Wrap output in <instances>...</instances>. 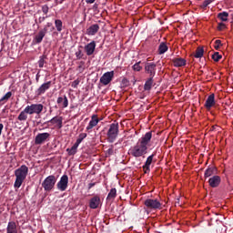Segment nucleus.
I'll list each match as a JSON object with an SVG mask.
<instances>
[{"label": "nucleus", "mask_w": 233, "mask_h": 233, "mask_svg": "<svg viewBox=\"0 0 233 233\" xmlns=\"http://www.w3.org/2000/svg\"><path fill=\"white\" fill-rule=\"evenodd\" d=\"M152 141V131L147 132L138 139L135 146L128 150L129 156L133 157H145L148 153V144Z\"/></svg>", "instance_id": "1"}, {"label": "nucleus", "mask_w": 233, "mask_h": 233, "mask_svg": "<svg viewBox=\"0 0 233 233\" xmlns=\"http://www.w3.org/2000/svg\"><path fill=\"white\" fill-rule=\"evenodd\" d=\"M15 181L14 184V187L21 188V185H23L25 179H26V177L28 176V167H26L25 165H22L20 167L15 170Z\"/></svg>", "instance_id": "2"}, {"label": "nucleus", "mask_w": 233, "mask_h": 233, "mask_svg": "<svg viewBox=\"0 0 233 233\" xmlns=\"http://www.w3.org/2000/svg\"><path fill=\"white\" fill-rule=\"evenodd\" d=\"M106 136L108 143H114L117 139V136H119V123L116 122L109 125Z\"/></svg>", "instance_id": "3"}, {"label": "nucleus", "mask_w": 233, "mask_h": 233, "mask_svg": "<svg viewBox=\"0 0 233 233\" xmlns=\"http://www.w3.org/2000/svg\"><path fill=\"white\" fill-rule=\"evenodd\" d=\"M56 183H57V178L56 176L50 175L42 182V187L46 192H51V190H54Z\"/></svg>", "instance_id": "4"}, {"label": "nucleus", "mask_w": 233, "mask_h": 233, "mask_svg": "<svg viewBox=\"0 0 233 233\" xmlns=\"http://www.w3.org/2000/svg\"><path fill=\"white\" fill-rule=\"evenodd\" d=\"M144 205L148 210H161L163 208V204L157 198H147Z\"/></svg>", "instance_id": "5"}, {"label": "nucleus", "mask_w": 233, "mask_h": 233, "mask_svg": "<svg viewBox=\"0 0 233 233\" xmlns=\"http://www.w3.org/2000/svg\"><path fill=\"white\" fill-rule=\"evenodd\" d=\"M44 108L45 106H43V104H31L30 106H25L29 116H34V114L39 116L43 112Z\"/></svg>", "instance_id": "6"}, {"label": "nucleus", "mask_w": 233, "mask_h": 233, "mask_svg": "<svg viewBox=\"0 0 233 233\" xmlns=\"http://www.w3.org/2000/svg\"><path fill=\"white\" fill-rule=\"evenodd\" d=\"M157 71V65H156V63H154V62H147L145 64V73L149 77H155Z\"/></svg>", "instance_id": "7"}, {"label": "nucleus", "mask_w": 233, "mask_h": 233, "mask_svg": "<svg viewBox=\"0 0 233 233\" xmlns=\"http://www.w3.org/2000/svg\"><path fill=\"white\" fill-rule=\"evenodd\" d=\"M114 71H108L106 72L101 77H100V83L106 86V85H110L112 83V80L114 79Z\"/></svg>", "instance_id": "8"}, {"label": "nucleus", "mask_w": 233, "mask_h": 233, "mask_svg": "<svg viewBox=\"0 0 233 233\" xmlns=\"http://www.w3.org/2000/svg\"><path fill=\"white\" fill-rule=\"evenodd\" d=\"M157 154V151L153 152L152 155H150L149 157H147V160L144 164V166L142 167L145 174H148V172H150V165H152L153 161H154V157H156V155Z\"/></svg>", "instance_id": "9"}, {"label": "nucleus", "mask_w": 233, "mask_h": 233, "mask_svg": "<svg viewBox=\"0 0 233 233\" xmlns=\"http://www.w3.org/2000/svg\"><path fill=\"white\" fill-rule=\"evenodd\" d=\"M56 187L58 190H61V192H65V190L68 188V176L63 175L59 182L56 184Z\"/></svg>", "instance_id": "10"}, {"label": "nucleus", "mask_w": 233, "mask_h": 233, "mask_svg": "<svg viewBox=\"0 0 233 233\" xmlns=\"http://www.w3.org/2000/svg\"><path fill=\"white\" fill-rule=\"evenodd\" d=\"M50 137V133H39L35 138V145H43Z\"/></svg>", "instance_id": "11"}, {"label": "nucleus", "mask_w": 233, "mask_h": 233, "mask_svg": "<svg viewBox=\"0 0 233 233\" xmlns=\"http://www.w3.org/2000/svg\"><path fill=\"white\" fill-rule=\"evenodd\" d=\"M99 205H101V198L96 195L89 200V208L96 210V208H99Z\"/></svg>", "instance_id": "12"}, {"label": "nucleus", "mask_w": 233, "mask_h": 233, "mask_svg": "<svg viewBox=\"0 0 233 233\" xmlns=\"http://www.w3.org/2000/svg\"><path fill=\"white\" fill-rule=\"evenodd\" d=\"M96 41H91L87 45L85 46L84 50L86 56H94V52H96Z\"/></svg>", "instance_id": "13"}, {"label": "nucleus", "mask_w": 233, "mask_h": 233, "mask_svg": "<svg viewBox=\"0 0 233 233\" xmlns=\"http://www.w3.org/2000/svg\"><path fill=\"white\" fill-rule=\"evenodd\" d=\"M209 187L211 188H218L219 185H221V177L219 176H213L208 179Z\"/></svg>", "instance_id": "14"}, {"label": "nucleus", "mask_w": 233, "mask_h": 233, "mask_svg": "<svg viewBox=\"0 0 233 233\" xmlns=\"http://www.w3.org/2000/svg\"><path fill=\"white\" fill-rule=\"evenodd\" d=\"M46 123H51L52 125H56V128L61 129L63 128V116H55L47 122H45L44 125Z\"/></svg>", "instance_id": "15"}, {"label": "nucleus", "mask_w": 233, "mask_h": 233, "mask_svg": "<svg viewBox=\"0 0 233 233\" xmlns=\"http://www.w3.org/2000/svg\"><path fill=\"white\" fill-rule=\"evenodd\" d=\"M52 86V81H48L40 86V87L36 90L37 96H41L46 92Z\"/></svg>", "instance_id": "16"}, {"label": "nucleus", "mask_w": 233, "mask_h": 233, "mask_svg": "<svg viewBox=\"0 0 233 233\" xmlns=\"http://www.w3.org/2000/svg\"><path fill=\"white\" fill-rule=\"evenodd\" d=\"M215 95L211 94L208 96L206 103H205V108H207V110H210V108H212V106H214V105H216V98H215Z\"/></svg>", "instance_id": "17"}, {"label": "nucleus", "mask_w": 233, "mask_h": 233, "mask_svg": "<svg viewBox=\"0 0 233 233\" xmlns=\"http://www.w3.org/2000/svg\"><path fill=\"white\" fill-rule=\"evenodd\" d=\"M99 123V118L97 117V115H93L91 116V120L89 121L88 126L86 127L87 132L92 130L94 127H97V124Z\"/></svg>", "instance_id": "18"}, {"label": "nucleus", "mask_w": 233, "mask_h": 233, "mask_svg": "<svg viewBox=\"0 0 233 233\" xmlns=\"http://www.w3.org/2000/svg\"><path fill=\"white\" fill-rule=\"evenodd\" d=\"M99 25L97 24L91 25L86 31L87 35H96L99 32Z\"/></svg>", "instance_id": "19"}, {"label": "nucleus", "mask_w": 233, "mask_h": 233, "mask_svg": "<svg viewBox=\"0 0 233 233\" xmlns=\"http://www.w3.org/2000/svg\"><path fill=\"white\" fill-rule=\"evenodd\" d=\"M57 105L61 106V108H66L68 106V97L66 95L63 96H59L56 100Z\"/></svg>", "instance_id": "20"}, {"label": "nucleus", "mask_w": 233, "mask_h": 233, "mask_svg": "<svg viewBox=\"0 0 233 233\" xmlns=\"http://www.w3.org/2000/svg\"><path fill=\"white\" fill-rule=\"evenodd\" d=\"M172 63H173L174 66L181 67V66H185L187 65V60H185V58H182V57L173 58Z\"/></svg>", "instance_id": "21"}, {"label": "nucleus", "mask_w": 233, "mask_h": 233, "mask_svg": "<svg viewBox=\"0 0 233 233\" xmlns=\"http://www.w3.org/2000/svg\"><path fill=\"white\" fill-rule=\"evenodd\" d=\"M45 38V34L41 33V31H39L34 37L33 39V43L34 45H41V43H43V39Z\"/></svg>", "instance_id": "22"}, {"label": "nucleus", "mask_w": 233, "mask_h": 233, "mask_svg": "<svg viewBox=\"0 0 233 233\" xmlns=\"http://www.w3.org/2000/svg\"><path fill=\"white\" fill-rule=\"evenodd\" d=\"M6 233H17V224L15 221L8 222Z\"/></svg>", "instance_id": "23"}, {"label": "nucleus", "mask_w": 233, "mask_h": 233, "mask_svg": "<svg viewBox=\"0 0 233 233\" xmlns=\"http://www.w3.org/2000/svg\"><path fill=\"white\" fill-rule=\"evenodd\" d=\"M217 172H218V169H216L214 166L209 167L206 169L204 173V177H210L211 176H214L215 174H217Z\"/></svg>", "instance_id": "24"}, {"label": "nucleus", "mask_w": 233, "mask_h": 233, "mask_svg": "<svg viewBox=\"0 0 233 233\" xmlns=\"http://www.w3.org/2000/svg\"><path fill=\"white\" fill-rule=\"evenodd\" d=\"M157 52L159 56H163V54H165L166 52H168V46L167 45V43L165 42L160 43V45L158 46Z\"/></svg>", "instance_id": "25"}, {"label": "nucleus", "mask_w": 233, "mask_h": 233, "mask_svg": "<svg viewBox=\"0 0 233 233\" xmlns=\"http://www.w3.org/2000/svg\"><path fill=\"white\" fill-rule=\"evenodd\" d=\"M153 85H154V77L149 76L144 85V90L146 91L152 90Z\"/></svg>", "instance_id": "26"}, {"label": "nucleus", "mask_w": 233, "mask_h": 233, "mask_svg": "<svg viewBox=\"0 0 233 233\" xmlns=\"http://www.w3.org/2000/svg\"><path fill=\"white\" fill-rule=\"evenodd\" d=\"M28 110L26 107L18 115L17 119L18 121H26L28 119Z\"/></svg>", "instance_id": "27"}, {"label": "nucleus", "mask_w": 233, "mask_h": 233, "mask_svg": "<svg viewBox=\"0 0 233 233\" xmlns=\"http://www.w3.org/2000/svg\"><path fill=\"white\" fill-rule=\"evenodd\" d=\"M116 197H117V189H116V187H113L109 191L106 200L111 201V199H116Z\"/></svg>", "instance_id": "28"}, {"label": "nucleus", "mask_w": 233, "mask_h": 233, "mask_svg": "<svg viewBox=\"0 0 233 233\" xmlns=\"http://www.w3.org/2000/svg\"><path fill=\"white\" fill-rule=\"evenodd\" d=\"M10 97H12V91L7 92L2 98H0V106H3L5 103L8 102Z\"/></svg>", "instance_id": "29"}, {"label": "nucleus", "mask_w": 233, "mask_h": 233, "mask_svg": "<svg viewBox=\"0 0 233 233\" xmlns=\"http://www.w3.org/2000/svg\"><path fill=\"white\" fill-rule=\"evenodd\" d=\"M218 19H220V21L227 23V21H228V13H227L226 11L218 13Z\"/></svg>", "instance_id": "30"}, {"label": "nucleus", "mask_w": 233, "mask_h": 233, "mask_svg": "<svg viewBox=\"0 0 233 233\" xmlns=\"http://www.w3.org/2000/svg\"><path fill=\"white\" fill-rule=\"evenodd\" d=\"M78 147L79 146L75 143L71 148H67L66 152H67L68 156H76V154H77Z\"/></svg>", "instance_id": "31"}, {"label": "nucleus", "mask_w": 233, "mask_h": 233, "mask_svg": "<svg viewBox=\"0 0 233 233\" xmlns=\"http://www.w3.org/2000/svg\"><path fill=\"white\" fill-rule=\"evenodd\" d=\"M203 54H205V49H203V47H198L194 57H196V59H200V57H203Z\"/></svg>", "instance_id": "32"}, {"label": "nucleus", "mask_w": 233, "mask_h": 233, "mask_svg": "<svg viewBox=\"0 0 233 233\" xmlns=\"http://www.w3.org/2000/svg\"><path fill=\"white\" fill-rule=\"evenodd\" d=\"M55 26L57 30V32H62L63 31V21L60 19L55 20Z\"/></svg>", "instance_id": "33"}, {"label": "nucleus", "mask_w": 233, "mask_h": 233, "mask_svg": "<svg viewBox=\"0 0 233 233\" xmlns=\"http://www.w3.org/2000/svg\"><path fill=\"white\" fill-rule=\"evenodd\" d=\"M46 59H48L46 55H43L39 57V60H38L39 68H43V66H45V63H46V61H45Z\"/></svg>", "instance_id": "34"}, {"label": "nucleus", "mask_w": 233, "mask_h": 233, "mask_svg": "<svg viewBox=\"0 0 233 233\" xmlns=\"http://www.w3.org/2000/svg\"><path fill=\"white\" fill-rule=\"evenodd\" d=\"M86 137V133H82L78 136V138L76 141V145H81V143H83V139H85Z\"/></svg>", "instance_id": "35"}, {"label": "nucleus", "mask_w": 233, "mask_h": 233, "mask_svg": "<svg viewBox=\"0 0 233 233\" xmlns=\"http://www.w3.org/2000/svg\"><path fill=\"white\" fill-rule=\"evenodd\" d=\"M133 70L135 72H141V70H143V66H141V61L136 63L133 66H132Z\"/></svg>", "instance_id": "36"}, {"label": "nucleus", "mask_w": 233, "mask_h": 233, "mask_svg": "<svg viewBox=\"0 0 233 233\" xmlns=\"http://www.w3.org/2000/svg\"><path fill=\"white\" fill-rule=\"evenodd\" d=\"M75 56L76 59H85V54L83 53V50L78 49L76 53Z\"/></svg>", "instance_id": "37"}, {"label": "nucleus", "mask_w": 233, "mask_h": 233, "mask_svg": "<svg viewBox=\"0 0 233 233\" xmlns=\"http://www.w3.org/2000/svg\"><path fill=\"white\" fill-rule=\"evenodd\" d=\"M223 57V56L219 55V52H215L212 55V59L213 61H215L216 63H218L219 61V59H221Z\"/></svg>", "instance_id": "38"}, {"label": "nucleus", "mask_w": 233, "mask_h": 233, "mask_svg": "<svg viewBox=\"0 0 233 233\" xmlns=\"http://www.w3.org/2000/svg\"><path fill=\"white\" fill-rule=\"evenodd\" d=\"M212 3V0H205L202 5H200V8H207V6H208V5H210Z\"/></svg>", "instance_id": "39"}, {"label": "nucleus", "mask_w": 233, "mask_h": 233, "mask_svg": "<svg viewBox=\"0 0 233 233\" xmlns=\"http://www.w3.org/2000/svg\"><path fill=\"white\" fill-rule=\"evenodd\" d=\"M79 83H81L79 79L73 81L71 84L72 88H77V86H79Z\"/></svg>", "instance_id": "40"}, {"label": "nucleus", "mask_w": 233, "mask_h": 233, "mask_svg": "<svg viewBox=\"0 0 233 233\" xmlns=\"http://www.w3.org/2000/svg\"><path fill=\"white\" fill-rule=\"evenodd\" d=\"M220 46H221V40H216L215 46H214L215 50H219Z\"/></svg>", "instance_id": "41"}, {"label": "nucleus", "mask_w": 233, "mask_h": 233, "mask_svg": "<svg viewBox=\"0 0 233 233\" xmlns=\"http://www.w3.org/2000/svg\"><path fill=\"white\" fill-rule=\"evenodd\" d=\"M48 10H50L48 5H45L42 6V12H43V14H45V15H46V14H48Z\"/></svg>", "instance_id": "42"}, {"label": "nucleus", "mask_w": 233, "mask_h": 233, "mask_svg": "<svg viewBox=\"0 0 233 233\" xmlns=\"http://www.w3.org/2000/svg\"><path fill=\"white\" fill-rule=\"evenodd\" d=\"M226 27H227V25L223 22H221V23H218V30H219V32H221Z\"/></svg>", "instance_id": "43"}, {"label": "nucleus", "mask_w": 233, "mask_h": 233, "mask_svg": "<svg viewBox=\"0 0 233 233\" xmlns=\"http://www.w3.org/2000/svg\"><path fill=\"white\" fill-rule=\"evenodd\" d=\"M46 17H48V15L40 16V17L38 18V23H39V25H41V23L45 22V19H46Z\"/></svg>", "instance_id": "44"}, {"label": "nucleus", "mask_w": 233, "mask_h": 233, "mask_svg": "<svg viewBox=\"0 0 233 233\" xmlns=\"http://www.w3.org/2000/svg\"><path fill=\"white\" fill-rule=\"evenodd\" d=\"M41 33L44 34V35H46V33L48 32V27H46V25L40 30Z\"/></svg>", "instance_id": "45"}, {"label": "nucleus", "mask_w": 233, "mask_h": 233, "mask_svg": "<svg viewBox=\"0 0 233 233\" xmlns=\"http://www.w3.org/2000/svg\"><path fill=\"white\" fill-rule=\"evenodd\" d=\"M93 187H96V182L88 184V190H90V188H93Z\"/></svg>", "instance_id": "46"}, {"label": "nucleus", "mask_w": 233, "mask_h": 233, "mask_svg": "<svg viewBox=\"0 0 233 233\" xmlns=\"http://www.w3.org/2000/svg\"><path fill=\"white\" fill-rule=\"evenodd\" d=\"M86 3L87 5H93V3H96V0H86Z\"/></svg>", "instance_id": "47"}, {"label": "nucleus", "mask_w": 233, "mask_h": 233, "mask_svg": "<svg viewBox=\"0 0 233 233\" xmlns=\"http://www.w3.org/2000/svg\"><path fill=\"white\" fill-rule=\"evenodd\" d=\"M5 128V126L3 124H0V136L3 134V129Z\"/></svg>", "instance_id": "48"}, {"label": "nucleus", "mask_w": 233, "mask_h": 233, "mask_svg": "<svg viewBox=\"0 0 233 233\" xmlns=\"http://www.w3.org/2000/svg\"><path fill=\"white\" fill-rule=\"evenodd\" d=\"M46 26V28H50V26H52V23L48 22Z\"/></svg>", "instance_id": "49"}, {"label": "nucleus", "mask_w": 233, "mask_h": 233, "mask_svg": "<svg viewBox=\"0 0 233 233\" xmlns=\"http://www.w3.org/2000/svg\"><path fill=\"white\" fill-rule=\"evenodd\" d=\"M94 8H97V4H95V5H94Z\"/></svg>", "instance_id": "50"}, {"label": "nucleus", "mask_w": 233, "mask_h": 233, "mask_svg": "<svg viewBox=\"0 0 233 233\" xmlns=\"http://www.w3.org/2000/svg\"><path fill=\"white\" fill-rule=\"evenodd\" d=\"M59 3H60V5H63V0H61Z\"/></svg>", "instance_id": "51"}, {"label": "nucleus", "mask_w": 233, "mask_h": 233, "mask_svg": "<svg viewBox=\"0 0 233 233\" xmlns=\"http://www.w3.org/2000/svg\"><path fill=\"white\" fill-rule=\"evenodd\" d=\"M109 152H112V149H109Z\"/></svg>", "instance_id": "52"}]
</instances>
